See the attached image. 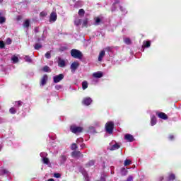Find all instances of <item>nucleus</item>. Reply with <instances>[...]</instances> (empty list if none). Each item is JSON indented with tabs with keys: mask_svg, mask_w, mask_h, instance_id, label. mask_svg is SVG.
Here are the masks:
<instances>
[{
	"mask_svg": "<svg viewBox=\"0 0 181 181\" xmlns=\"http://www.w3.org/2000/svg\"><path fill=\"white\" fill-rule=\"evenodd\" d=\"M144 45L145 47H149L151 46V42L149 41H144Z\"/></svg>",
	"mask_w": 181,
	"mask_h": 181,
	"instance_id": "obj_26",
	"label": "nucleus"
},
{
	"mask_svg": "<svg viewBox=\"0 0 181 181\" xmlns=\"http://www.w3.org/2000/svg\"><path fill=\"white\" fill-rule=\"evenodd\" d=\"M30 25V21H29V20H25L23 23L24 28H29Z\"/></svg>",
	"mask_w": 181,
	"mask_h": 181,
	"instance_id": "obj_18",
	"label": "nucleus"
},
{
	"mask_svg": "<svg viewBox=\"0 0 181 181\" xmlns=\"http://www.w3.org/2000/svg\"><path fill=\"white\" fill-rule=\"evenodd\" d=\"M158 180H159V181H162V180H163V177H162V176H161V177H160L158 178Z\"/></svg>",
	"mask_w": 181,
	"mask_h": 181,
	"instance_id": "obj_50",
	"label": "nucleus"
},
{
	"mask_svg": "<svg viewBox=\"0 0 181 181\" xmlns=\"http://www.w3.org/2000/svg\"><path fill=\"white\" fill-rule=\"evenodd\" d=\"M66 156H62L61 157V163H64V162H66Z\"/></svg>",
	"mask_w": 181,
	"mask_h": 181,
	"instance_id": "obj_38",
	"label": "nucleus"
},
{
	"mask_svg": "<svg viewBox=\"0 0 181 181\" xmlns=\"http://www.w3.org/2000/svg\"><path fill=\"white\" fill-rule=\"evenodd\" d=\"M105 50H106V52H112V47H107Z\"/></svg>",
	"mask_w": 181,
	"mask_h": 181,
	"instance_id": "obj_41",
	"label": "nucleus"
},
{
	"mask_svg": "<svg viewBox=\"0 0 181 181\" xmlns=\"http://www.w3.org/2000/svg\"><path fill=\"white\" fill-rule=\"evenodd\" d=\"M93 77H95V78H101V77H103V72L98 71V72L93 73Z\"/></svg>",
	"mask_w": 181,
	"mask_h": 181,
	"instance_id": "obj_13",
	"label": "nucleus"
},
{
	"mask_svg": "<svg viewBox=\"0 0 181 181\" xmlns=\"http://www.w3.org/2000/svg\"><path fill=\"white\" fill-rule=\"evenodd\" d=\"M11 43H12V40H11V38H7L6 40V44L11 45Z\"/></svg>",
	"mask_w": 181,
	"mask_h": 181,
	"instance_id": "obj_39",
	"label": "nucleus"
},
{
	"mask_svg": "<svg viewBox=\"0 0 181 181\" xmlns=\"http://www.w3.org/2000/svg\"><path fill=\"white\" fill-rule=\"evenodd\" d=\"M46 15H47V13H46V11H42L40 13V16L44 17V16H46Z\"/></svg>",
	"mask_w": 181,
	"mask_h": 181,
	"instance_id": "obj_43",
	"label": "nucleus"
},
{
	"mask_svg": "<svg viewBox=\"0 0 181 181\" xmlns=\"http://www.w3.org/2000/svg\"><path fill=\"white\" fill-rule=\"evenodd\" d=\"M169 139H173V135H170Z\"/></svg>",
	"mask_w": 181,
	"mask_h": 181,
	"instance_id": "obj_51",
	"label": "nucleus"
},
{
	"mask_svg": "<svg viewBox=\"0 0 181 181\" xmlns=\"http://www.w3.org/2000/svg\"><path fill=\"white\" fill-rule=\"evenodd\" d=\"M1 175H9V171L8 170H2Z\"/></svg>",
	"mask_w": 181,
	"mask_h": 181,
	"instance_id": "obj_35",
	"label": "nucleus"
},
{
	"mask_svg": "<svg viewBox=\"0 0 181 181\" xmlns=\"http://www.w3.org/2000/svg\"><path fill=\"white\" fill-rule=\"evenodd\" d=\"M40 155L41 158H42V159H43L47 156V153L42 152Z\"/></svg>",
	"mask_w": 181,
	"mask_h": 181,
	"instance_id": "obj_36",
	"label": "nucleus"
},
{
	"mask_svg": "<svg viewBox=\"0 0 181 181\" xmlns=\"http://www.w3.org/2000/svg\"><path fill=\"white\" fill-rule=\"evenodd\" d=\"M54 177H57V178H59V177H60V174H59V173H55V174H54Z\"/></svg>",
	"mask_w": 181,
	"mask_h": 181,
	"instance_id": "obj_47",
	"label": "nucleus"
},
{
	"mask_svg": "<svg viewBox=\"0 0 181 181\" xmlns=\"http://www.w3.org/2000/svg\"><path fill=\"white\" fill-rule=\"evenodd\" d=\"M94 165V160H90L87 164L86 166L88 168H90V166Z\"/></svg>",
	"mask_w": 181,
	"mask_h": 181,
	"instance_id": "obj_32",
	"label": "nucleus"
},
{
	"mask_svg": "<svg viewBox=\"0 0 181 181\" xmlns=\"http://www.w3.org/2000/svg\"><path fill=\"white\" fill-rule=\"evenodd\" d=\"M47 80H49V76H47V75H44L41 78L40 86L41 87H43V86H46V83H47Z\"/></svg>",
	"mask_w": 181,
	"mask_h": 181,
	"instance_id": "obj_6",
	"label": "nucleus"
},
{
	"mask_svg": "<svg viewBox=\"0 0 181 181\" xmlns=\"http://www.w3.org/2000/svg\"><path fill=\"white\" fill-rule=\"evenodd\" d=\"M71 131L74 134H78L83 131V128L80 127H77L75 125H73L71 127Z\"/></svg>",
	"mask_w": 181,
	"mask_h": 181,
	"instance_id": "obj_3",
	"label": "nucleus"
},
{
	"mask_svg": "<svg viewBox=\"0 0 181 181\" xmlns=\"http://www.w3.org/2000/svg\"><path fill=\"white\" fill-rule=\"evenodd\" d=\"M2 3V0H0V4Z\"/></svg>",
	"mask_w": 181,
	"mask_h": 181,
	"instance_id": "obj_57",
	"label": "nucleus"
},
{
	"mask_svg": "<svg viewBox=\"0 0 181 181\" xmlns=\"http://www.w3.org/2000/svg\"><path fill=\"white\" fill-rule=\"evenodd\" d=\"M78 141H80L81 142H83V139H78L77 140V142H78Z\"/></svg>",
	"mask_w": 181,
	"mask_h": 181,
	"instance_id": "obj_52",
	"label": "nucleus"
},
{
	"mask_svg": "<svg viewBox=\"0 0 181 181\" xmlns=\"http://www.w3.org/2000/svg\"><path fill=\"white\" fill-rule=\"evenodd\" d=\"M74 24L76 26H79V25H81V20L76 18L74 21Z\"/></svg>",
	"mask_w": 181,
	"mask_h": 181,
	"instance_id": "obj_24",
	"label": "nucleus"
},
{
	"mask_svg": "<svg viewBox=\"0 0 181 181\" xmlns=\"http://www.w3.org/2000/svg\"><path fill=\"white\" fill-rule=\"evenodd\" d=\"M103 19V17H95L94 21H95V25H100V23L101 22Z\"/></svg>",
	"mask_w": 181,
	"mask_h": 181,
	"instance_id": "obj_15",
	"label": "nucleus"
},
{
	"mask_svg": "<svg viewBox=\"0 0 181 181\" xmlns=\"http://www.w3.org/2000/svg\"><path fill=\"white\" fill-rule=\"evenodd\" d=\"M80 66V63H78V62H74L71 64L70 69H71V71L72 73H74L76 71V70H77V69H78V66Z\"/></svg>",
	"mask_w": 181,
	"mask_h": 181,
	"instance_id": "obj_4",
	"label": "nucleus"
},
{
	"mask_svg": "<svg viewBox=\"0 0 181 181\" xmlns=\"http://www.w3.org/2000/svg\"><path fill=\"white\" fill-rule=\"evenodd\" d=\"M73 158H83V154L80 151L72 152Z\"/></svg>",
	"mask_w": 181,
	"mask_h": 181,
	"instance_id": "obj_10",
	"label": "nucleus"
},
{
	"mask_svg": "<svg viewBox=\"0 0 181 181\" xmlns=\"http://www.w3.org/2000/svg\"><path fill=\"white\" fill-rule=\"evenodd\" d=\"M71 148L74 151V149H77V144H73L71 146Z\"/></svg>",
	"mask_w": 181,
	"mask_h": 181,
	"instance_id": "obj_40",
	"label": "nucleus"
},
{
	"mask_svg": "<svg viewBox=\"0 0 181 181\" xmlns=\"http://www.w3.org/2000/svg\"><path fill=\"white\" fill-rule=\"evenodd\" d=\"M16 105H18V107H21V105H22V102L21 101L16 102Z\"/></svg>",
	"mask_w": 181,
	"mask_h": 181,
	"instance_id": "obj_45",
	"label": "nucleus"
},
{
	"mask_svg": "<svg viewBox=\"0 0 181 181\" xmlns=\"http://www.w3.org/2000/svg\"><path fill=\"white\" fill-rule=\"evenodd\" d=\"M121 146H119V144H115L114 145H112L110 148V151H116V149H119Z\"/></svg>",
	"mask_w": 181,
	"mask_h": 181,
	"instance_id": "obj_16",
	"label": "nucleus"
},
{
	"mask_svg": "<svg viewBox=\"0 0 181 181\" xmlns=\"http://www.w3.org/2000/svg\"><path fill=\"white\" fill-rule=\"evenodd\" d=\"M0 47L1 49H4V47H5V44L2 41H0Z\"/></svg>",
	"mask_w": 181,
	"mask_h": 181,
	"instance_id": "obj_44",
	"label": "nucleus"
},
{
	"mask_svg": "<svg viewBox=\"0 0 181 181\" xmlns=\"http://www.w3.org/2000/svg\"><path fill=\"white\" fill-rule=\"evenodd\" d=\"M127 173H128V170H127L125 168H123V169L122 170V175L123 176H125V175H127Z\"/></svg>",
	"mask_w": 181,
	"mask_h": 181,
	"instance_id": "obj_37",
	"label": "nucleus"
},
{
	"mask_svg": "<svg viewBox=\"0 0 181 181\" xmlns=\"http://www.w3.org/2000/svg\"><path fill=\"white\" fill-rule=\"evenodd\" d=\"M57 20V14L56 13L52 12L49 16V21L50 22H56Z\"/></svg>",
	"mask_w": 181,
	"mask_h": 181,
	"instance_id": "obj_7",
	"label": "nucleus"
},
{
	"mask_svg": "<svg viewBox=\"0 0 181 181\" xmlns=\"http://www.w3.org/2000/svg\"><path fill=\"white\" fill-rule=\"evenodd\" d=\"M64 78V75L63 74H60L59 75H57L53 77L54 83H60L62 80Z\"/></svg>",
	"mask_w": 181,
	"mask_h": 181,
	"instance_id": "obj_5",
	"label": "nucleus"
},
{
	"mask_svg": "<svg viewBox=\"0 0 181 181\" xmlns=\"http://www.w3.org/2000/svg\"><path fill=\"white\" fill-rule=\"evenodd\" d=\"M11 60H12L13 63H18L19 62V59L16 56H13L11 57Z\"/></svg>",
	"mask_w": 181,
	"mask_h": 181,
	"instance_id": "obj_22",
	"label": "nucleus"
},
{
	"mask_svg": "<svg viewBox=\"0 0 181 181\" xmlns=\"http://www.w3.org/2000/svg\"><path fill=\"white\" fill-rule=\"evenodd\" d=\"M151 124L152 127L156 124V117L155 116H152L151 119Z\"/></svg>",
	"mask_w": 181,
	"mask_h": 181,
	"instance_id": "obj_17",
	"label": "nucleus"
},
{
	"mask_svg": "<svg viewBox=\"0 0 181 181\" xmlns=\"http://www.w3.org/2000/svg\"><path fill=\"white\" fill-rule=\"evenodd\" d=\"M120 10L124 11V8L122 6H120Z\"/></svg>",
	"mask_w": 181,
	"mask_h": 181,
	"instance_id": "obj_55",
	"label": "nucleus"
},
{
	"mask_svg": "<svg viewBox=\"0 0 181 181\" xmlns=\"http://www.w3.org/2000/svg\"><path fill=\"white\" fill-rule=\"evenodd\" d=\"M9 112L11 114H16V109H15V107H11L9 110Z\"/></svg>",
	"mask_w": 181,
	"mask_h": 181,
	"instance_id": "obj_31",
	"label": "nucleus"
},
{
	"mask_svg": "<svg viewBox=\"0 0 181 181\" xmlns=\"http://www.w3.org/2000/svg\"><path fill=\"white\" fill-rule=\"evenodd\" d=\"M55 88H56V90H60V88H62V86H60V85H57V86H55Z\"/></svg>",
	"mask_w": 181,
	"mask_h": 181,
	"instance_id": "obj_46",
	"label": "nucleus"
},
{
	"mask_svg": "<svg viewBox=\"0 0 181 181\" xmlns=\"http://www.w3.org/2000/svg\"><path fill=\"white\" fill-rule=\"evenodd\" d=\"M42 71H44L45 73H50V68L48 66H45L42 68Z\"/></svg>",
	"mask_w": 181,
	"mask_h": 181,
	"instance_id": "obj_21",
	"label": "nucleus"
},
{
	"mask_svg": "<svg viewBox=\"0 0 181 181\" xmlns=\"http://www.w3.org/2000/svg\"><path fill=\"white\" fill-rule=\"evenodd\" d=\"M82 103L84 104V105H90V104L93 103V100L90 98H86L83 99Z\"/></svg>",
	"mask_w": 181,
	"mask_h": 181,
	"instance_id": "obj_8",
	"label": "nucleus"
},
{
	"mask_svg": "<svg viewBox=\"0 0 181 181\" xmlns=\"http://www.w3.org/2000/svg\"><path fill=\"white\" fill-rule=\"evenodd\" d=\"M124 139H126V141H128V142H133L134 136L129 134H125Z\"/></svg>",
	"mask_w": 181,
	"mask_h": 181,
	"instance_id": "obj_9",
	"label": "nucleus"
},
{
	"mask_svg": "<svg viewBox=\"0 0 181 181\" xmlns=\"http://www.w3.org/2000/svg\"><path fill=\"white\" fill-rule=\"evenodd\" d=\"M104 56H105V51L104 50L100 51L98 56V62H102L103 59H104Z\"/></svg>",
	"mask_w": 181,
	"mask_h": 181,
	"instance_id": "obj_12",
	"label": "nucleus"
},
{
	"mask_svg": "<svg viewBox=\"0 0 181 181\" xmlns=\"http://www.w3.org/2000/svg\"><path fill=\"white\" fill-rule=\"evenodd\" d=\"M105 129L106 132H108V134H112V131H114V122H107L105 125Z\"/></svg>",
	"mask_w": 181,
	"mask_h": 181,
	"instance_id": "obj_2",
	"label": "nucleus"
},
{
	"mask_svg": "<svg viewBox=\"0 0 181 181\" xmlns=\"http://www.w3.org/2000/svg\"><path fill=\"white\" fill-rule=\"evenodd\" d=\"M85 11L83 9H80L78 11V16H84Z\"/></svg>",
	"mask_w": 181,
	"mask_h": 181,
	"instance_id": "obj_33",
	"label": "nucleus"
},
{
	"mask_svg": "<svg viewBox=\"0 0 181 181\" xmlns=\"http://www.w3.org/2000/svg\"><path fill=\"white\" fill-rule=\"evenodd\" d=\"M131 163H132V161H131V160H124V166H128V165H131Z\"/></svg>",
	"mask_w": 181,
	"mask_h": 181,
	"instance_id": "obj_27",
	"label": "nucleus"
},
{
	"mask_svg": "<svg viewBox=\"0 0 181 181\" xmlns=\"http://www.w3.org/2000/svg\"><path fill=\"white\" fill-rule=\"evenodd\" d=\"M84 175V176L86 177V179H87V176H86V173L85 174H83Z\"/></svg>",
	"mask_w": 181,
	"mask_h": 181,
	"instance_id": "obj_56",
	"label": "nucleus"
},
{
	"mask_svg": "<svg viewBox=\"0 0 181 181\" xmlns=\"http://www.w3.org/2000/svg\"><path fill=\"white\" fill-rule=\"evenodd\" d=\"M124 42L126 45H131V39L129 38H124Z\"/></svg>",
	"mask_w": 181,
	"mask_h": 181,
	"instance_id": "obj_29",
	"label": "nucleus"
},
{
	"mask_svg": "<svg viewBox=\"0 0 181 181\" xmlns=\"http://www.w3.org/2000/svg\"><path fill=\"white\" fill-rule=\"evenodd\" d=\"M88 87V83H87V81H83L82 83V88L83 90H86V88H87Z\"/></svg>",
	"mask_w": 181,
	"mask_h": 181,
	"instance_id": "obj_23",
	"label": "nucleus"
},
{
	"mask_svg": "<svg viewBox=\"0 0 181 181\" xmlns=\"http://www.w3.org/2000/svg\"><path fill=\"white\" fill-rule=\"evenodd\" d=\"M24 59H25V62H28V63L32 62V59H30V57H29V56H25Z\"/></svg>",
	"mask_w": 181,
	"mask_h": 181,
	"instance_id": "obj_30",
	"label": "nucleus"
},
{
	"mask_svg": "<svg viewBox=\"0 0 181 181\" xmlns=\"http://www.w3.org/2000/svg\"><path fill=\"white\" fill-rule=\"evenodd\" d=\"M71 56L74 57V59H82L83 52L78 49H72L71 50Z\"/></svg>",
	"mask_w": 181,
	"mask_h": 181,
	"instance_id": "obj_1",
	"label": "nucleus"
},
{
	"mask_svg": "<svg viewBox=\"0 0 181 181\" xmlns=\"http://www.w3.org/2000/svg\"><path fill=\"white\" fill-rule=\"evenodd\" d=\"M58 66H59V67H65L66 61L64 59H62V58H59L58 60Z\"/></svg>",
	"mask_w": 181,
	"mask_h": 181,
	"instance_id": "obj_11",
	"label": "nucleus"
},
{
	"mask_svg": "<svg viewBox=\"0 0 181 181\" xmlns=\"http://www.w3.org/2000/svg\"><path fill=\"white\" fill-rule=\"evenodd\" d=\"M82 26L87 28L88 26V19L86 18L83 21Z\"/></svg>",
	"mask_w": 181,
	"mask_h": 181,
	"instance_id": "obj_19",
	"label": "nucleus"
},
{
	"mask_svg": "<svg viewBox=\"0 0 181 181\" xmlns=\"http://www.w3.org/2000/svg\"><path fill=\"white\" fill-rule=\"evenodd\" d=\"M34 47H35V50H39V49H42V44H40V43H36V44L34 45Z\"/></svg>",
	"mask_w": 181,
	"mask_h": 181,
	"instance_id": "obj_20",
	"label": "nucleus"
},
{
	"mask_svg": "<svg viewBox=\"0 0 181 181\" xmlns=\"http://www.w3.org/2000/svg\"><path fill=\"white\" fill-rule=\"evenodd\" d=\"M1 15H2V13L0 12V16H1Z\"/></svg>",
	"mask_w": 181,
	"mask_h": 181,
	"instance_id": "obj_58",
	"label": "nucleus"
},
{
	"mask_svg": "<svg viewBox=\"0 0 181 181\" xmlns=\"http://www.w3.org/2000/svg\"><path fill=\"white\" fill-rule=\"evenodd\" d=\"M175 174H170L169 176H168V180L169 181H172V180H175Z\"/></svg>",
	"mask_w": 181,
	"mask_h": 181,
	"instance_id": "obj_25",
	"label": "nucleus"
},
{
	"mask_svg": "<svg viewBox=\"0 0 181 181\" xmlns=\"http://www.w3.org/2000/svg\"><path fill=\"white\" fill-rule=\"evenodd\" d=\"M0 151H1V147H0Z\"/></svg>",
	"mask_w": 181,
	"mask_h": 181,
	"instance_id": "obj_59",
	"label": "nucleus"
},
{
	"mask_svg": "<svg viewBox=\"0 0 181 181\" xmlns=\"http://www.w3.org/2000/svg\"><path fill=\"white\" fill-rule=\"evenodd\" d=\"M45 57H46V59H50V57H51L50 52H47L45 54Z\"/></svg>",
	"mask_w": 181,
	"mask_h": 181,
	"instance_id": "obj_42",
	"label": "nucleus"
},
{
	"mask_svg": "<svg viewBox=\"0 0 181 181\" xmlns=\"http://www.w3.org/2000/svg\"><path fill=\"white\" fill-rule=\"evenodd\" d=\"M6 22V18L4 16L0 17V23H5Z\"/></svg>",
	"mask_w": 181,
	"mask_h": 181,
	"instance_id": "obj_28",
	"label": "nucleus"
},
{
	"mask_svg": "<svg viewBox=\"0 0 181 181\" xmlns=\"http://www.w3.org/2000/svg\"><path fill=\"white\" fill-rule=\"evenodd\" d=\"M42 162L43 163H45V165H49V158H42Z\"/></svg>",
	"mask_w": 181,
	"mask_h": 181,
	"instance_id": "obj_34",
	"label": "nucleus"
},
{
	"mask_svg": "<svg viewBox=\"0 0 181 181\" xmlns=\"http://www.w3.org/2000/svg\"><path fill=\"white\" fill-rule=\"evenodd\" d=\"M47 181H54L53 178L49 179Z\"/></svg>",
	"mask_w": 181,
	"mask_h": 181,
	"instance_id": "obj_53",
	"label": "nucleus"
},
{
	"mask_svg": "<svg viewBox=\"0 0 181 181\" xmlns=\"http://www.w3.org/2000/svg\"><path fill=\"white\" fill-rule=\"evenodd\" d=\"M38 30H39V28H36L35 30V32H38Z\"/></svg>",
	"mask_w": 181,
	"mask_h": 181,
	"instance_id": "obj_54",
	"label": "nucleus"
},
{
	"mask_svg": "<svg viewBox=\"0 0 181 181\" xmlns=\"http://www.w3.org/2000/svg\"><path fill=\"white\" fill-rule=\"evenodd\" d=\"M81 147L82 148V149H83V148H86V144H81Z\"/></svg>",
	"mask_w": 181,
	"mask_h": 181,
	"instance_id": "obj_49",
	"label": "nucleus"
},
{
	"mask_svg": "<svg viewBox=\"0 0 181 181\" xmlns=\"http://www.w3.org/2000/svg\"><path fill=\"white\" fill-rule=\"evenodd\" d=\"M134 180V177L132 176H129L127 178V181H132Z\"/></svg>",
	"mask_w": 181,
	"mask_h": 181,
	"instance_id": "obj_48",
	"label": "nucleus"
},
{
	"mask_svg": "<svg viewBox=\"0 0 181 181\" xmlns=\"http://www.w3.org/2000/svg\"><path fill=\"white\" fill-rule=\"evenodd\" d=\"M158 117L161 118V119H168V115L163 112H160L157 114Z\"/></svg>",
	"mask_w": 181,
	"mask_h": 181,
	"instance_id": "obj_14",
	"label": "nucleus"
}]
</instances>
